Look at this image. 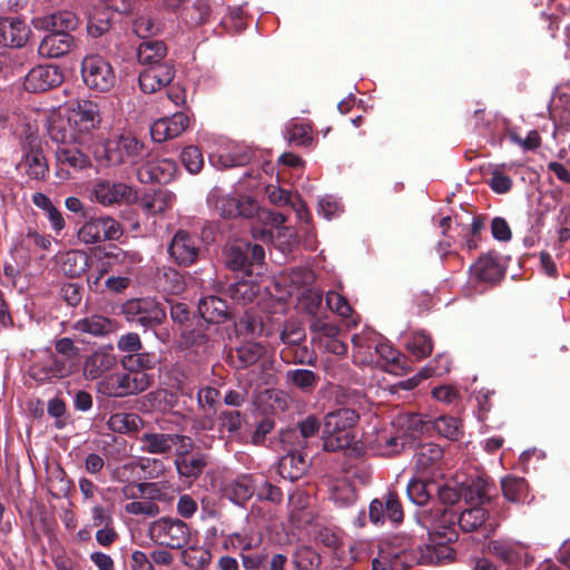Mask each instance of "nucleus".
<instances>
[{"label": "nucleus", "mask_w": 570, "mask_h": 570, "mask_svg": "<svg viewBox=\"0 0 570 570\" xmlns=\"http://www.w3.org/2000/svg\"><path fill=\"white\" fill-rule=\"evenodd\" d=\"M455 514L446 509L438 511H421L417 520L428 530L429 542L421 546L422 562L426 564L441 563L453 559L451 543L458 539Z\"/></svg>", "instance_id": "obj_1"}, {"label": "nucleus", "mask_w": 570, "mask_h": 570, "mask_svg": "<svg viewBox=\"0 0 570 570\" xmlns=\"http://www.w3.org/2000/svg\"><path fill=\"white\" fill-rule=\"evenodd\" d=\"M358 420L357 413L343 407L328 413L324 419L323 448L325 451H344L347 456L357 458L364 451L363 444L352 433Z\"/></svg>", "instance_id": "obj_2"}, {"label": "nucleus", "mask_w": 570, "mask_h": 570, "mask_svg": "<svg viewBox=\"0 0 570 570\" xmlns=\"http://www.w3.org/2000/svg\"><path fill=\"white\" fill-rule=\"evenodd\" d=\"M86 223L78 232V238L85 244H99L94 252V256L99 258L96 267L92 265L88 273V286L92 292L104 293L107 289V262L101 261L107 256L104 242L107 239V219L91 216L90 209L83 212Z\"/></svg>", "instance_id": "obj_3"}, {"label": "nucleus", "mask_w": 570, "mask_h": 570, "mask_svg": "<svg viewBox=\"0 0 570 570\" xmlns=\"http://www.w3.org/2000/svg\"><path fill=\"white\" fill-rule=\"evenodd\" d=\"M283 214L268 209L258 212V223H252L250 230L253 238L266 244H274L283 253L291 249L295 243V234L284 226Z\"/></svg>", "instance_id": "obj_4"}, {"label": "nucleus", "mask_w": 570, "mask_h": 570, "mask_svg": "<svg viewBox=\"0 0 570 570\" xmlns=\"http://www.w3.org/2000/svg\"><path fill=\"white\" fill-rule=\"evenodd\" d=\"M421 544L412 540L393 539L380 548L373 564L383 570H406L421 564Z\"/></svg>", "instance_id": "obj_5"}, {"label": "nucleus", "mask_w": 570, "mask_h": 570, "mask_svg": "<svg viewBox=\"0 0 570 570\" xmlns=\"http://www.w3.org/2000/svg\"><path fill=\"white\" fill-rule=\"evenodd\" d=\"M154 542L170 549H181L190 542L191 532L187 523L175 518H160L149 525Z\"/></svg>", "instance_id": "obj_6"}, {"label": "nucleus", "mask_w": 570, "mask_h": 570, "mask_svg": "<svg viewBox=\"0 0 570 570\" xmlns=\"http://www.w3.org/2000/svg\"><path fill=\"white\" fill-rule=\"evenodd\" d=\"M65 109L68 114V121L79 136L89 134L98 128L102 121L97 102L91 100H78Z\"/></svg>", "instance_id": "obj_7"}, {"label": "nucleus", "mask_w": 570, "mask_h": 570, "mask_svg": "<svg viewBox=\"0 0 570 570\" xmlns=\"http://www.w3.org/2000/svg\"><path fill=\"white\" fill-rule=\"evenodd\" d=\"M147 155L145 147L130 132L119 135L109 147V165H138Z\"/></svg>", "instance_id": "obj_8"}, {"label": "nucleus", "mask_w": 570, "mask_h": 570, "mask_svg": "<svg viewBox=\"0 0 570 570\" xmlns=\"http://www.w3.org/2000/svg\"><path fill=\"white\" fill-rule=\"evenodd\" d=\"M63 79V72L59 67L38 65L26 75L23 87L29 92H45L59 87Z\"/></svg>", "instance_id": "obj_9"}, {"label": "nucleus", "mask_w": 570, "mask_h": 570, "mask_svg": "<svg viewBox=\"0 0 570 570\" xmlns=\"http://www.w3.org/2000/svg\"><path fill=\"white\" fill-rule=\"evenodd\" d=\"M151 377L145 371H128L109 375V396L137 394L150 385Z\"/></svg>", "instance_id": "obj_10"}, {"label": "nucleus", "mask_w": 570, "mask_h": 570, "mask_svg": "<svg viewBox=\"0 0 570 570\" xmlns=\"http://www.w3.org/2000/svg\"><path fill=\"white\" fill-rule=\"evenodd\" d=\"M216 208L225 218L242 216L254 218L253 223H258V212L264 210L259 208L257 203L250 197H235L232 195L219 197L216 202Z\"/></svg>", "instance_id": "obj_11"}, {"label": "nucleus", "mask_w": 570, "mask_h": 570, "mask_svg": "<svg viewBox=\"0 0 570 570\" xmlns=\"http://www.w3.org/2000/svg\"><path fill=\"white\" fill-rule=\"evenodd\" d=\"M136 171L142 184H167L176 173V163L168 158H149Z\"/></svg>", "instance_id": "obj_12"}, {"label": "nucleus", "mask_w": 570, "mask_h": 570, "mask_svg": "<svg viewBox=\"0 0 570 570\" xmlns=\"http://www.w3.org/2000/svg\"><path fill=\"white\" fill-rule=\"evenodd\" d=\"M261 474L246 473L227 481L223 488V497L237 505H244L254 494Z\"/></svg>", "instance_id": "obj_13"}, {"label": "nucleus", "mask_w": 570, "mask_h": 570, "mask_svg": "<svg viewBox=\"0 0 570 570\" xmlns=\"http://www.w3.org/2000/svg\"><path fill=\"white\" fill-rule=\"evenodd\" d=\"M265 250L262 245L238 244L233 245L227 254L226 264L233 271L249 272L254 264H262Z\"/></svg>", "instance_id": "obj_14"}, {"label": "nucleus", "mask_w": 570, "mask_h": 570, "mask_svg": "<svg viewBox=\"0 0 570 570\" xmlns=\"http://www.w3.org/2000/svg\"><path fill=\"white\" fill-rule=\"evenodd\" d=\"M81 75L85 83L91 90H107V61L100 55H88L81 63Z\"/></svg>", "instance_id": "obj_15"}, {"label": "nucleus", "mask_w": 570, "mask_h": 570, "mask_svg": "<svg viewBox=\"0 0 570 570\" xmlns=\"http://www.w3.org/2000/svg\"><path fill=\"white\" fill-rule=\"evenodd\" d=\"M380 334L366 330L352 338L354 362L361 365H376Z\"/></svg>", "instance_id": "obj_16"}, {"label": "nucleus", "mask_w": 570, "mask_h": 570, "mask_svg": "<svg viewBox=\"0 0 570 570\" xmlns=\"http://www.w3.org/2000/svg\"><path fill=\"white\" fill-rule=\"evenodd\" d=\"M188 126V117L183 112H176L171 117L156 120L150 127V135L154 141L163 142L178 137Z\"/></svg>", "instance_id": "obj_17"}, {"label": "nucleus", "mask_w": 570, "mask_h": 570, "mask_svg": "<svg viewBox=\"0 0 570 570\" xmlns=\"http://www.w3.org/2000/svg\"><path fill=\"white\" fill-rule=\"evenodd\" d=\"M31 30L20 18L0 20V45L9 48H22L30 37Z\"/></svg>", "instance_id": "obj_18"}, {"label": "nucleus", "mask_w": 570, "mask_h": 570, "mask_svg": "<svg viewBox=\"0 0 570 570\" xmlns=\"http://www.w3.org/2000/svg\"><path fill=\"white\" fill-rule=\"evenodd\" d=\"M168 253L177 264L187 266L196 262L199 247L195 238L188 233L179 230L173 237Z\"/></svg>", "instance_id": "obj_19"}, {"label": "nucleus", "mask_w": 570, "mask_h": 570, "mask_svg": "<svg viewBox=\"0 0 570 570\" xmlns=\"http://www.w3.org/2000/svg\"><path fill=\"white\" fill-rule=\"evenodd\" d=\"M175 77L173 67L168 63L150 66L139 75L140 89L146 94H153L171 82Z\"/></svg>", "instance_id": "obj_20"}, {"label": "nucleus", "mask_w": 570, "mask_h": 570, "mask_svg": "<svg viewBox=\"0 0 570 570\" xmlns=\"http://www.w3.org/2000/svg\"><path fill=\"white\" fill-rule=\"evenodd\" d=\"M73 45L70 33L50 31L39 43L38 52L43 58H60L70 52Z\"/></svg>", "instance_id": "obj_21"}, {"label": "nucleus", "mask_w": 570, "mask_h": 570, "mask_svg": "<svg viewBox=\"0 0 570 570\" xmlns=\"http://www.w3.org/2000/svg\"><path fill=\"white\" fill-rule=\"evenodd\" d=\"M442 448L434 443L422 444L414 454V464L417 475L434 474L442 459Z\"/></svg>", "instance_id": "obj_22"}, {"label": "nucleus", "mask_w": 570, "mask_h": 570, "mask_svg": "<svg viewBox=\"0 0 570 570\" xmlns=\"http://www.w3.org/2000/svg\"><path fill=\"white\" fill-rule=\"evenodd\" d=\"M48 135L53 141L61 144V146L73 144L81 139L73 126L68 121V114L66 109L63 112L59 111L50 117Z\"/></svg>", "instance_id": "obj_23"}, {"label": "nucleus", "mask_w": 570, "mask_h": 570, "mask_svg": "<svg viewBox=\"0 0 570 570\" xmlns=\"http://www.w3.org/2000/svg\"><path fill=\"white\" fill-rule=\"evenodd\" d=\"M37 29H46L52 32H70L78 26L77 16L69 10L57 11L50 16L38 18L33 21Z\"/></svg>", "instance_id": "obj_24"}, {"label": "nucleus", "mask_w": 570, "mask_h": 570, "mask_svg": "<svg viewBox=\"0 0 570 570\" xmlns=\"http://www.w3.org/2000/svg\"><path fill=\"white\" fill-rule=\"evenodd\" d=\"M301 449L291 446L288 453L279 461L278 472L283 479L298 480L307 471L308 463Z\"/></svg>", "instance_id": "obj_25"}, {"label": "nucleus", "mask_w": 570, "mask_h": 570, "mask_svg": "<svg viewBox=\"0 0 570 570\" xmlns=\"http://www.w3.org/2000/svg\"><path fill=\"white\" fill-rule=\"evenodd\" d=\"M263 542L264 533L257 525L248 524L242 530L230 533L232 548L240 552L259 550Z\"/></svg>", "instance_id": "obj_26"}, {"label": "nucleus", "mask_w": 570, "mask_h": 570, "mask_svg": "<svg viewBox=\"0 0 570 570\" xmlns=\"http://www.w3.org/2000/svg\"><path fill=\"white\" fill-rule=\"evenodd\" d=\"M178 434H166L157 432H142L138 440L140 449L150 454H166L169 453L176 444Z\"/></svg>", "instance_id": "obj_27"}, {"label": "nucleus", "mask_w": 570, "mask_h": 570, "mask_svg": "<svg viewBox=\"0 0 570 570\" xmlns=\"http://www.w3.org/2000/svg\"><path fill=\"white\" fill-rule=\"evenodd\" d=\"M394 425L407 443L420 438L429 429V422L417 413L399 415L394 421Z\"/></svg>", "instance_id": "obj_28"}, {"label": "nucleus", "mask_w": 570, "mask_h": 570, "mask_svg": "<svg viewBox=\"0 0 570 570\" xmlns=\"http://www.w3.org/2000/svg\"><path fill=\"white\" fill-rule=\"evenodd\" d=\"M320 428V421L314 416H308L298 424L297 430L286 431L282 435V441L284 444L303 449L307 439L315 436Z\"/></svg>", "instance_id": "obj_29"}, {"label": "nucleus", "mask_w": 570, "mask_h": 570, "mask_svg": "<svg viewBox=\"0 0 570 570\" xmlns=\"http://www.w3.org/2000/svg\"><path fill=\"white\" fill-rule=\"evenodd\" d=\"M115 491H121L128 499H146L161 501L166 499L165 487L159 482L144 483L139 482L134 485H122L121 488H115Z\"/></svg>", "instance_id": "obj_30"}, {"label": "nucleus", "mask_w": 570, "mask_h": 570, "mask_svg": "<svg viewBox=\"0 0 570 570\" xmlns=\"http://www.w3.org/2000/svg\"><path fill=\"white\" fill-rule=\"evenodd\" d=\"M22 164L26 168V174L35 180H45L49 174V166L39 146L30 145L29 150L26 151Z\"/></svg>", "instance_id": "obj_31"}, {"label": "nucleus", "mask_w": 570, "mask_h": 570, "mask_svg": "<svg viewBox=\"0 0 570 570\" xmlns=\"http://www.w3.org/2000/svg\"><path fill=\"white\" fill-rule=\"evenodd\" d=\"M56 158L61 171L65 170V167L79 171L90 166L88 156L70 144L59 146L56 150Z\"/></svg>", "instance_id": "obj_32"}, {"label": "nucleus", "mask_w": 570, "mask_h": 570, "mask_svg": "<svg viewBox=\"0 0 570 570\" xmlns=\"http://www.w3.org/2000/svg\"><path fill=\"white\" fill-rule=\"evenodd\" d=\"M198 312L206 322L220 323L228 316V306L224 299L210 295L199 299Z\"/></svg>", "instance_id": "obj_33"}, {"label": "nucleus", "mask_w": 570, "mask_h": 570, "mask_svg": "<svg viewBox=\"0 0 570 570\" xmlns=\"http://www.w3.org/2000/svg\"><path fill=\"white\" fill-rule=\"evenodd\" d=\"M266 195L271 203L277 206L291 205L296 212L298 219L303 220L306 218L307 213L305 204L296 195H292L289 191L282 189L274 185L266 187Z\"/></svg>", "instance_id": "obj_34"}, {"label": "nucleus", "mask_w": 570, "mask_h": 570, "mask_svg": "<svg viewBox=\"0 0 570 570\" xmlns=\"http://www.w3.org/2000/svg\"><path fill=\"white\" fill-rule=\"evenodd\" d=\"M462 499L469 505H483L490 501V484L482 478L461 483Z\"/></svg>", "instance_id": "obj_35"}, {"label": "nucleus", "mask_w": 570, "mask_h": 570, "mask_svg": "<svg viewBox=\"0 0 570 570\" xmlns=\"http://www.w3.org/2000/svg\"><path fill=\"white\" fill-rule=\"evenodd\" d=\"M470 271L474 278L484 283H495L503 276L500 264L491 256L481 257Z\"/></svg>", "instance_id": "obj_36"}, {"label": "nucleus", "mask_w": 570, "mask_h": 570, "mask_svg": "<svg viewBox=\"0 0 570 570\" xmlns=\"http://www.w3.org/2000/svg\"><path fill=\"white\" fill-rule=\"evenodd\" d=\"M550 114L561 126L570 129V87L557 89L551 100Z\"/></svg>", "instance_id": "obj_37"}, {"label": "nucleus", "mask_w": 570, "mask_h": 570, "mask_svg": "<svg viewBox=\"0 0 570 570\" xmlns=\"http://www.w3.org/2000/svg\"><path fill=\"white\" fill-rule=\"evenodd\" d=\"M167 48L163 41L146 40L137 49V57L140 63L150 66H160V61L166 56Z\"/></svg>", "instance_id": "obj_38"}, {"label": "nucleus", "mask_w": 570, "mask_h": 570, "mask_svg": "<svg viewBox=\"0 0 570 570\" xmlns=\"http://www.w3.org/2000/svg\"><path fill=\"white\" fill-rule=\"evenodd\" d=\"M455 524L465 531L471 532L479 529L484 524L485 520L489 517L488 511L483 508V505H471L470 508L464 509L460 515L454 513Z\"/></svg>", "instance_id": "obj_39"}, {"label": "nucleus", "mask_w": 570, "mask_h": 570, "mask_svg": "<svg viewBox=\"0 0 570 570\" xmlns=\"http://www.w3.org/2000/svg\"><path fill=\"white\" fill-rule=\"evenodd\" d=\"M175 202V195L165 189H158L153 194L146 195L141 199L142 209L150 214H161L166 209L170 208Z\"/></svg>", "instance_id": "obj_40"}, {"label": "nucleus", "mask_w": 570, "mask_h": 570, "mask_svg": "<svg viewBox=\"0 0 570 570\" xmlns=\"http://www.w3.org/2000/svg\"><path fill=\"white\" fill-rule=\"evenodd\" d=\"M166 316L165 308L151 298H141V309L138 315V324L144 327H153L160 324Z\"/></svg>", "instance_id": "obj_41"}, {"label": "nucleus", "mask_w": 570, "mask_h": 570, "mask_svg": "<svg viewBox=\"0 0 570 570\" xmlns=\"http://www.w3.org/2000/svg\"><path fill=\"white\" fill-rule=\"evenodd\" d=\"M88 35L98 38L107 31V0H98L92 6L87 24Z\"/></svg>", "instance_id": "obj_42"}, {"label": "nucleus", "mask_w": 570, "mask_h": 570, "mask_svg": "<svg viewBox=\"0 0 570 570\" xmlns=\"http://www.w3.org/2000/svg\"><path fill=\"white\" fill-rule=\"evenodd\" d=\"M309 331L312 341L316 344H323L327 338L338 336L340 327L333 322H330L326 317H320L314 315L309 322Z\"/></svg>", "instance_id": "obj_43"}, {"label": "nucleus", "mask_w": 570, "mask_h": 570, "mask_svg": "<svg viewBox=\"0 0 570 570\" xmlns=\"http://www.w3.org/2000/svg\"><path fill=\"white\" fill-rule=\"evenodd\" d=\"M502 492L507 500L523 503L528 499V484L524 479L507 476L501 481Z\"/></svg>", "instance_id": "obj_44"}, {"label": "nucleus", "mask_w": 570, "mask_h": 570, "mask_svg": "<svg viewBox=\"0 0 570 570\" xmlns=\"http://www.w3.org/2000/svg\"><path fill=\"white\" fill-rule=\"evenodd\" d=\"M175 465L180 476L197 478L206 466V460L203 454L197 453L176 458Z\"/></svg>", "instance_id": "obj_45"}, {"label": "nucleus", "mask_w": 570, "mask_h": 570, "mask_svg": "<svg viewBox=\"0 0 570 570\" xmlns=\"http://www.w3.org/2000/svg\"><path fill=\"white\" fill-rule=\"evenodd\" d=\"M423 476L412 478L406 487V494L411 502L416 505H424L431 497V487H435L434 482L424 481Z\"/></svg>", "instance_id": "obj_46"}, {"label": "nucleus", "mask_w": 570, "mask_h": 570, "mask_svg": "<svg viewBox=\"0 0 570 570\" xmlns=\"http://www.w3.org/2000/svg\"><path fill=\"white\" fill-rule=\"evenodd\" d=\"M435 488L439 502L443 504L444 508L431 509L430 511H432L435 514L438 511L446 509L448 511L455 513L448 507L454 505L462 499L461 485L456 482H445L444 484L441 485L435 484Z\"/></svg>", "instance_id": "obj_47"}, {"label": "nucleus", "mask_w": 570, "mask_h": 570, "mask_svg": "<svg viewBox=\"0 0 570 570\" xmlns=\"http://www.w3.org/2000/svg\"><path fill=\"white\" fill-rule=\"evenodd\" d=\"M212 552L204 548L193 546L181 552V560L185 566L195 570H205L212 562Z\"/></svg>", "instance_id": "obj_48"}, {"label": "nucleus", "mask_w": 570, "mask_h": 570, "mask_svg": "<svg viewBox=\"0 0 570 570\" xmlns=\"http://www.w3.org/2000/svg\"><path fill=\"white\" fill-rule=\"evenodd\" d=\"M142 468L139 466V460H129L112 470V479L124 485L138 484L141 480Z\"/></svg>", "instance_id": "obj_49"}, {"label": "nucleus", "mask_w": 570, "mask_h": 570, "mask_svg": "<svg viewBox=\"0 0 570 570\" xmlns=\"http://www.w3.org/2000/svg\"><path fill=\"white\" fill-rule=\"evenodd\" d=\"M376 445H372L373 449L381 455H394L404 450L405 445L409 444L396 430L395 435L381 434L375 440Z\"/></svg>", "instance_id": "obj_50"}, {"label": "nucleus", "mask_w": 570, "mask_h": 570, "mask_svg": "<svg viewBox=\"0 0 570 570\" xmlns=\"http://www.w3.org/2000/svg\"><path fill=\"white\" fill-rule=\"evenodd\" d=\"M287 381L303 392H311L317 384V375L305 368L289 370L286 373Z\"/></svg>", "instance_id": "obj_51"}, {"label": "nucleus", "mask_w": 570, "mask_h": 570, "mask_svg": "<svg viewBox=\"0 0 570 570\" xmlns=\"http://www.w3.org/2000/svg\"><path fill=\"white\" fill-rule=\"evenodd\" d=\"M107 371V353L98 351L92 353L85 362L83 374L86 379L96 380L102 377Z\"/></svg>", "instance_id": "obj_52"}, {"label": "nucleus", "mask_w": 570, "mask_h": 570, "mask_svg": "<svg viewBox=\"0 0 570 570\" xmlns=\"http://www.w3.org/2000/svg\"><path fill=\"white\" fill-rule=\"evenodd\" d=\"M141 420L134 413H116L109 416V429L119 433L137 431Z\"/></svg>", "instance_id": "obj_53"}, {"label": "nucleus", "mask_w": 570, "mask_h": 570, "mask_svg": "<svg viewBox=\"0 0 570 570\" xmlns=\"http://www.w3.org/2000/svg\"><path fill=\"white\" fill-rule=\"evenodd\" d=\"M406 347L415 358L421 360L431 354L433 345L431 337L422 331L411 336Z\"/></svg>", "instance_id": "obj_54"}, {"label": "nucleus", "mask_w": 570, "mask_h": 570, "mask_svg": "<svg viewBox=\"0 0 570 570\" xmlns=\"http://www.w3.org/2000/svg\"><path fill=\"white\" fill-rule=\"evenodd\" d=\"M73 328L92 336H104L107 328V318L101 315H92L77 321Z\"/></svg>", "instance_id": "obj_55"}, {"label": "nucleus", "mask_w": 570, "mask_h": 570, "mask_svg": "<svg viewBox=\"0 0 570 570\" xmlns=\"http://www.w3.org/2000/svg\"><path fill=\"white\" fill-rule=\"evenodd\" d=\"M293 563L297 570H314L321 564V557L313 549L302 547L295 551Z\"/></svg>", "instance_id": "obj_56"}, {"label": "nucleus", "mask_w": 570, "mask_h": 570, "mask_svg": "<svg viewBox=\"0 0 570 570\" xmlns=\"http://www.w3.org/2000/svg\"><path fill=\"white\" fill-rule=\"evenodd\" d=\"M264 353V345L257 342L245 343L236 350L237 357L243 366L254 364Z\"/></svg>", "instance_id": "obj_57"}, {"label": "nucleus", "mask_w": 570, "mask_h": 570, "mask_svg": "<svg viewBox=\"0 0 570 570\" xmlns=\"http://www.w3.org/2000/svg\"><path fill=\"white\" fill-rule=\"evenodd\" d=\"M87 265V258L78 252H68L62 258V271L69 277L80 275Z\"/></svg>", "instance_id": "obj_58"}, {"label": "nucleus", "mask_w": 570, "mask_h": 570, "mask_svg": "<svg viewBox=\"0 0 570 570\" xmlns=\"http://www.w3.org/2000/svg\"><path fill=\"white\" fill-rule=\"evenodd\" d=\"M228 291L233 299L242 304H247L256 297L258 287L249 282L240 281L233 284Z\"/></svg>", "instance_id": "obj_59"}, {"label": "nucleus", "mask_w": 570, "mask_h": 570, "mask_svg": "<svg viewBox=\"0 0 570 570\" xmlns=\"http://www.w3.org/2000/svg\"><path fill=\"white\" fill-rule=\"evenodd\" d=\"M124 510L134 515L155 517L159 513L158 504L146 499H134L124 505Z\"/></svg>", "instance_id": "obj_60"}, {"label": "nucleus", "mask_w": 570, "mask_h": 570, "mask_svg": "<svg viewBox=\"0 0 570 570\" xmlns=\"http://www.w3.org/2000/svg\"><path fill=\"white\" fill-rule=\"evenodd\" d=\"M48 364L51 367V376L65 379L77 370V364L58 354H51Z\"/></svg>", "instance_id": "obj_61"}, {"label": "nucleus", "mask_w": 570, "mask_h": 570, "mask_svg": "<svg viewBox=\"0 0 570 570\" xmlns=\"http://www.w3.org/2000/svg\"><path fill=\"white\" fill-rule=\"evenodd\" d=\"M379 348L376 351V366H385L387 364L396 365L402 356L380 335Z\"/></svg>", "instance_id": "obj_62"}, {"label": "nucleus", "mask_w": 570, "mask_h": 570, "mask_svg": "<svg viewBox=\"0 0 570 570\" xmlns=\"http://www.w3.org/2000/svg\"><path fill=\"white\" fill-rule=\"evenodd\" d=\"M434 429L440 435L449 440H456L461 434L460 423L452 416H440L436 419L434 421Z\"/></svg>", "instance_id": "obj_63"}, {"label": "nucleus", "mask_w": 570, "mask_h": 570, "mask_svg": "<svg viewBox=\"0 0 570 570\" xmlns=\"http://www.w3.org/2000/svg\"><path fill=\"white\" fill-rule=\"evenodd\" d=\"M137 200V191L127 184H114L109 187V204H131Z\"/></svg>", "instance_id": "obj_64"}]
</instances>
